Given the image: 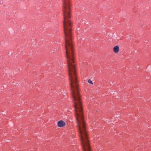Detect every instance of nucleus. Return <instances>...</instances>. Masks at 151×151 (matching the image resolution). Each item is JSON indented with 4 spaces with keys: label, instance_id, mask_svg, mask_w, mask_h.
I'll return each instance as SVG.
<instances>
[{
    "label": "nucleus",
    "instance_id": "20e7f679",
    "mask_svg": "<svg viewBox=\"0 0 151 151\" xmlns=\"http://www.w3.org/2000/svg\"><path fill=\"white\" fill-rule=\"evenodd\" d=\"M88 83L90 84H91L92 85L93 84V83L92 81L90 79H88Z\"/></svg>",
    "mask_w": 151,
    "mask_h": 151
},
{
    "label": "nucleus",
    "instance_id": "f257e3e1",
    "mask_svg": "<svg viewBox=\"0 0 151 151\" xmlns=\"http://www.w3.org/2000/svg\"><path fill=\"white\" fill-rule=\"evenodd\" d=\"M63 27L65 38V48L71 91H78V83L76 72L73 46L72 44V24L69 11V0H63Z\"/></svg>",
    "mask_w": 151,
    "mask_h": 151
},
{
    "label": "nucleus",
    "instance_id": "f03ea898",
    "mask_svg": "<svg viewBox=\"0 0 151 151\" xmlns=\"http://www.w3.org/2000/svg\"><path fill=\"white\" fill-rule=\"evenodd\" d=\"M58 126L60 127H62L65 125V123L63 121L60 120L58 123Z\"/></svg>",
    "mask_w": 151,
    "mask_h": 151
},
{
    "label": "nucleus",
    "instance_id": "7ed1b4c3",
    "mask_svg": "<svg viewBox=\"0 0 151 151\" xmlns=\"http://www.w3.org/2000/svg\"><path fill=\"white\" fill-rule=\"evenodd\" d=\"M119 47L118 46H115L113 48V50L114 52L117 53L119 51Z\"/></svg>",
    "mask_w": 151,
    "mask_h": 151
}]
</instances>
